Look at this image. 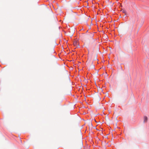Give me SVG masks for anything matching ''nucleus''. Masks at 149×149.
Listing matches in <instances>:
<instances>
[{"label":"nucleus","mask_w":149,"mask_h":149,"mask_svg":"<svg viewBox=\"0 0 149 149\" xmlns=\"http://www.w3.org/2000/svg\"><path fill=\"white\" fill-rule=\"evenodd\" d=\"M123 13H125V14L126 13V11L124 10H122Z\"/></svg>","instance_id":"7ed1b4c3"},{"label":"nucleus","mask_w":149,"mask_h":149,"mask_svg":"<svg viewBox=\"0 0 149 149\" xmlns=\"http://www.w3.org/2000/svg\"><path fill=\"white\" fill-rule=\"evenodd\" d=\"M76 42H74V45H76Z\"/></svg>","instance_id":"20e7f679"},{"label":"nucleus","mask_w":149,"mask_h":149,"mask_svg":"<svg viewBox=\"0 0 149 149\" xmlns=\"http://www.w3.org/2000/svg\"><path fill=\"white\" fill-rule=\"evenodd\" d=\"M84 37L85 38H88L89 36H88V35H85V36H84Z\"/></svg>","instance_id":"f03ea898"},{"label":"nucleus","mask_w":149,"mask_h":149,"mask_svg":"<svg viewBox=\"0 0 149 149\" xmlns=\"http://www.w3.org/2000/svg\"><path fill=\"white\" fill-rule=\"evenodd\" d=\"M147 118L146 116H144V122H146L147 120Z\"/></svg>","instance_id":"f257e3e1"},{"label":"nucleus","mask_w":149,"mask_h":149,"mask_svg":"<svg viewBox=\"0 0 149 149\" xmlns=\"http://www.w3.org/2000/svg\"><path fill=\"white\" fill-rule=\"evenodd\" d=\"M91 39H93V38L92 37H91Z\"/></svg>","instance_id":"39448f33"}]
</instances>
